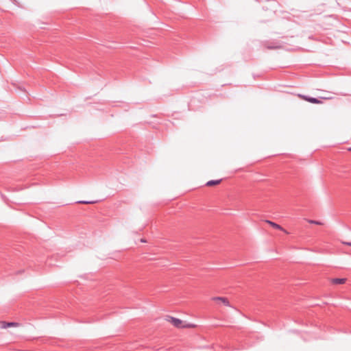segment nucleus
<instances>
[{
    "label": "nucleus",
    "mask_w": 351,
    "mask_h": 351,
    "mask_svg": "<svg viewBox=\"0 0 351 351\" xmlns=\"http://www.w3.org/2000/svg\"><path fill=\"white\" fill-rule=\"evenodd\" d=\"M263 45L267 49H278L282 47V45L278 41H265Z\"/></svg>",
    "instance_id": "obj_1"
},
{
    "label": "nucleus",
    "mask_w": 351,
    "mask_h": 351,
    "mask_svg": "<svg viewBox=\"0 0 351 351\" xmlns=\"http://www.w3.org/2000/svg\"><path fill=\"white\" fill-rule=\"evenodd\" d=\"M168 318L169 319L168 320L170 321L171 323L175 327L178 328H183L182 321L181 319L176 318V317H168Z\"/></svg>",
    "instance_id": "obj_2"
},
{
    "label": "nucleus",
    "mask_w": 351,
    "mask_h": 351,
    "mask_svg": "<svg viewBox=\"0 0 351 351\" xmlns=\"http://www.w3.org/2000/svg\"><path fill=\"white\" fill-rule=\"evenodd\" d=\"M19 325H20L19 323L14 322H1V328H7L8 327H12V326L16 327V326H19Z\"/></svg>",
    "instance_id": "obj_3"
},
{
    "label": "nucleus",
    "mask_w": 351,
    "mask_h": 351,
    "mask_svg": "<svg viewBox=\"0 0 351 351\" xmlns=\"http://www.w3.org/2000/svg\"><path fill=\"white\" fill-rule=\"evenodd\" d=\"M302 97L304 100H306V101H308L310 103H312V104H321L322 103L321 100H319V99H317L315 97H311L305 96V95L302 96Z\"/></svg>",
    "instance_id": "obj_4"
},
{
    "label": "nucleus",
    "mask_w": 351,
    "mask_h": 351,
    "mask_svg": "<svg viewBox=\"0 0 351 351\" xmlns=\"http://www.w3.org/2000/svg\"><path fill=\"white\" fill-rule=\"evenodd\" d=\"M214 300H218V301H221L224 305L226 306H230V303H229V301L228 300L227 298H222V297H215L213 298Z\"/></svg>",
    "instance_id": "obj_5"
},
{
    "label": "nucleus",
    "mask_w": 351,
    "mask_h": 351,
    "mask_svg": "<svg viewBox=\"0 0 351 351\" xmlns=\"http://www.w3.org/2000/svg\"><path fill=\"white\" fill-rule=\"evenodd\" d=\"M221 179H219V180H210L208 182H206V185L207 186H215V185H217V184H219V183H221Z\"/></svg>",
    "instance_id": "obj_6"
},
{
    "label": "nucleus",
    "mask_w": 351,
    "mask_h": 351,
    "mask_svg": "<svg viewBox=\"0 0 351 351\" xmlns=\"http://www.w3.org/2000/svg\"><path fill=\"white\" fill-rule=\"evenodd\" d=\"M346 281V278H333L332 282L335 285L344 284Z\"/></svg>",
    "instance_id": "obj_7"
},
{
    "label": "nucleus",
    "mask_w": 351,
    "mask_h": 351,
    "mask_svg": "<svg viewBox=\"0 0 351 351\" xmlns=\"http://www.w3.org/2000/svg\"><path fill=\"white\" fill-rule=\"evenodd\" d=\"M267 222L268 223H269L272 227H274V228L276 229H278V230H283V228L278 224L274 223V222H272L271 221H267Z\"/></svg>",
    "instance_id": "obj_8"
},
{
    "label": "nucleus",
    "mask_w": 351,
    "mask_h": 351,
    "mask_svg": "<svg viewBox=\"0 0 351 351\" xmlns=\"http://www.w3.org/2000/svg\"><path fill=\"white\" fill-rule=\"evenodd\" d=\"M98 202V200H93V201H78L77 202V204H95Z\"/></svg>",
    "instance_id": "obj_9"
},
{
    "label": "nucleus",
    "mask_w": 351,
    "mask_h": 351,
    "mask_svg": "<svg viewBox=\"0 0 351 351\" xmlns=\"http://www.w3.org/2000/svg\"><path fill=\"white\" fill-rule=\"evenodd\" d=\"M308 222L310 223H313V224H316V225H322V223L321 221H315V220H308Z\"/></svg>",
    "instance_id": "obj_10"
},
{
    "label": "nucleus",
    "mask_w": 351,
    "mask_h": 351,
    "mask_svg": "<svg viewBox=\"0 0 351 351\" xmlns=\"http://www.w3.org/2000/svg\"><path fill=\"white\" fill-rule=\"evenodd\" d=\"M194 326H195V325H193L192 324H189L187 325H183V328H193Z\"/></svg>",
    "instance_id": "obj_11"
},
{
    "label": "nucleus",
    "mask_w": 351,
    "mask_h": 351,
    "mask_svg": "<svg viewBox=\"0 0 351 351\" xmlns=\"http://www.w3.org/2000/svg\"><path fill=\"white\" fill-rule=\"evenodd\" d=\"M343 243L347 245L351 246V242H344Z\"/></svg>",
    "instance_id": "obj_12"
},
{
    "label": "nucleus",
    "mask_w": 351,
    "mask_h": 351,
    "mask_svg": "<svg viewBox=\"0 0 351 351\" xmlns=\"http://www.w3.org/2000/svg\"><path fill=\"white\" fill-rule=\"evenodd\" d=\"M141 241L142 243H145V242H146V241H145V239H142L141 240Z\"/></svg>",
    "instance_id": "obj_13"
},
{
    "label": "nucleus",
    "mask_w": 351,
    "mask_h": 351,
    "mask_svg": "<svg viewBox=\"0 0 351 351\" xmlns=\"http://www.w3.org/2000/svg\"><path fill=\"white\" fill-rule=\"evenodd\" d=\"M349 152H351V147L348 149Z\"/></svg>",
    "instance_id": "obj_14"
}]
</instances>
